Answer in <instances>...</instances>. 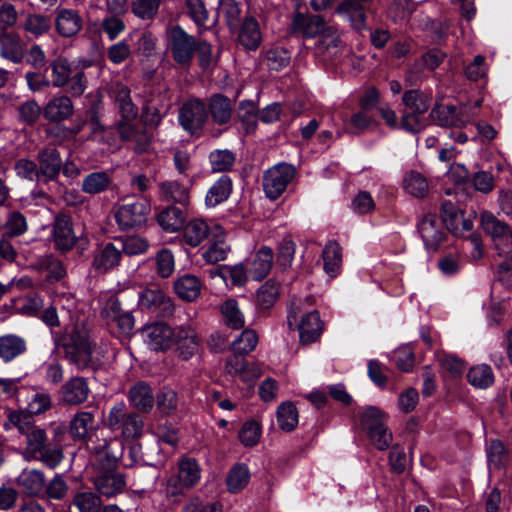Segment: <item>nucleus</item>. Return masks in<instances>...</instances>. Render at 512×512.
<instances>
[{"instance_id":"412c9836","label":"nucleus","mask_w":512,"mask_h":512,"mask_svg":"<svg viewBox=\"0 0 512 512\" xmlns=\"http://www.w3.org/2000/svg\"><path fill=\"white\" fill-rule=\"evenodd\" d=\"M177 344L179 357L183 360L191 359L199 348V341L196 333L189 327H178L174 338Z\"/></svg>"},{"instance_id":"0e129e2a","label":"nucleus","mask_w":512,"mask_h":512,"mask_svg":"<svg viewBox=\"0 0 512 512\" xmlns=\"http://www.w3.org/2000/svg\"><path fill=\"white\" fill-rule=\"evenodd\" d=\"M261 437V427L254 420L247 421L239 431V440L246 447L255 446Z\"/></svg>"},{"instance_id":"603ef678","label":"nucleus","mask_w":512,"mask_h":512,"mask_svg":"<svg viewBox=\"0 0 512 512\" xmlns=\"http://www.w3.org/2000/svg\"><path fill=\"white\" fill-rule=\"evenodd\" d=\"M26 436V448L25 452L28 457L34 456L36 453L41 452L45 448L47 442L46 432L43 428L35 425Z\"/></svg>"},{"instance_id":"f03ea898","label":"nucleus","mask_w":512,"mask_h":512,"mask_svg":"<svg viewBox=\"0 0 512 512\" xmlns=\"http://www.w3.org/2000/svg\"><path fill=\"white\" fill-rule=\"evenodd\" d=\"M332 29V27H327L322 16L300 12L295 13L291 23V31L298 36L313 38L323 34L322 40L318 44L319 49L329 50L338 46L340 40L332 35Z\"/></svg>"},{"instance_id":"b1692460","label":"nucleus","mask_w":512,"mask_h":512,"mask_svg":"<svg viewBox=\"0 0 512 512\" xmlns=\"http://www.w3.org/2000/svg\"><path fill=\"white\" fill-rule=\"evenodd\" d=\"M182 227V240L191 247L199 246L210 233L209 225L200 218L191 219Z\"/></svg>"},{"instance_id":"bf43d9fd","label":"nucleus","mask_w":512,"mask_h":512,"mask_svg":"<svg viewBox=\"0 0 512 512\" xmlns=\"http://www.w3.org/2000/svg\"><path fill=\"white\" fill-rule=\"evenodd\" d=\"M156 272L162 278L170 277L175 270V259L171 250L163 248L155 256Z\"/></svg>"},{"instance_id":"39448f33","label":"nucleus","mask_w":512,"mask_h":512,"mask_svg":"<svg viewBox=\"0 0 512 512\" xmlns=\"http://www.w3.org/2000/svg\"><path fill=\"white\" fill-rule=\"evenodd\" d=\"M123 451V443L118 438L98 443L93 447L92 466L94 471H115Z\"/></svg>"},{"instance_id":"c756f323","label":"nucleus","mask_w":512,"mask_h":512,"mask_svg":"<svg viewBox=\"0 0 512 512\" xmlns=\"http://www.w3.org/2000/svg\"><path fill=\"white\" fill-rule=\"evenodd\" d=\"M232 192V181L230 177L221 176L208 190L205 203L208 207H215L226 201Z\"/></svg>"},{"instance_id":"9d476101","label":"nucleus","mask_w":512,"mask_h":512,"mask_svg":"<svg viewBox=\"0 0 512 512\" xmlns=\"http://www.w3.org/2000/svg\"><path fill=\"white\" fill-rule=\"evenodd\" d=\"M55 247L67 252L73 249L77 242V237L73 230L72 219L69 215L59 213L55 216L52 230Z\"/></svg>"},{"instance_id":"6e6552de","label":"nucleus","mask_w":512,"mask_h":512,"mask_svg":"<svg viewBox=\"0 0 512 512\" xmlns=\"http://www.w3.org/2000/svg\"><path fill=\"white\" fill-rule=\"evenodd\" d=\"M149 212L150 204L145 199H138L121 205L115 213V219L121 230H128L143 225Z\"/></svg>"},{"instance_id":"c85d7f7f","label":"nucleus","mask_w":512,"mask_h":512,"mask_svg":"<svg viewBox=\"0 0 512 512\" xmlns=\"http://www.w3.org/2000/svg\"><path fill=\"white\" fill-rule=\"evenodd\" d=\"M17 484L22 487L25 494L39 496L45 488V477L39 470L24 471L18 476Z\"/></svg>"},{"instance_id":"a211bd4d","label":"nucleus","mask_w":512,"mask_h":512,"mask_svg":"<svg viewBox=\"0 0 512 512\" xmlns=\"http://www.w3.org/2000/svg\"><path fill=\"white\" fill-rule=\"evenodd\" d=\"M27 350L26 340L17 334L0 336V361L10 363L23 355Z\"/></svg>"},{"instance_id":"e2e57ef3","label":"nucleus","mask_w":512,"mask_h":512,"mask_svg":"<svg viewBox=\"0 0 512 512\" xmlns=\"http://www.w3.org/2000/svg\"><path fill=\"white\" fill-rule=\"evenodd\" d=\"M180 512H222V505L219 502L195 496L184 504Z\"/></svg>"},{"instance_id":"c9c22d12","label":"nucleus","mask_w":512,"mask_h":512,"mask_svg":"<svg viewBox=\"0 0 512 512\" xmlns=\"http://www.w3.org/2000/svg\"><path fill=\"white\" fill-rule=\"evenodd\" d=\"M403 188L409 195L415 198H423L428 194L429 184L421 173L410 171L403 179Z\"/></svg>"},{"instance_id":"69168bd1","label":"nucleus","mask_w":512,"mask_h":512,"mask_svg":"<svg viewBox=\"0 0 512 512\" xmlns=\"http://www.w3.org/2000/svg\"><path fill=\"white\" fill-rule=\"evenodd\" d=\"M150 247L148 240L139 235H132L122 240L120 250L129 256L145 253Z\"/></svg>"},{"instance_id":"6e6d98bb","label":"nucleus","mask_w":512,"mask_h":512,"mask_svg":"<svg viewBox=\"0 0 512 512\" xmlns=\"http://www.w3.org/2000/svg\"><path fill=\"white\" fill-rule=\"evenodd\" d=\"M257 343L258 336L256 332L252 329H244L232 342L231 349L233 352L247 355L256 348Z\"/></svg>"},{"instance_id":"a18cd8bd","label":"nucleus","mask_w":512,"mask_h":512,"mask_svg":"<svg viewBox=\"0 0 512 512\" xmlns=\"http://www.w3.org/2000/svg\"><path fill=\"white\" fill-rule=\"evenodd\" d=\"M468 382L480 389L491 386L494 382V374L489 365L480 364L472 367L467 375Z\"/></svg>"},{"instance_id":"58836bf2","label":"nucleus","mask_w":512,"mask_h":512,"mask_svg":"<svg viewBox=\"0 0 512 512\" xmlns=\"http://www.w3.org/2000/svg\"><path fill=\"white\" fill-rule=\"evenodd\" d=\"M49 68L51 69L50 82L54 87H63L68 84L70 76L73 72L69 60L59 56L51 61Z\"/></svg>"},{"instance_id":"37998d69","label":"nucleus","mask_w":512,"mask_h":512,"mask_svg":"<svg viewBox=\"0 0 512 512\" xmlns=\"http://www.w3.org/2000/svg\"><path fill=\"white\" fill-rule=\"evenodd\" d=\"M210 111L215 122L219 125H223L231 118V102L227 97L221 94L214 95L210 100Z\"/></svg>"},{"instance_id":"3c124183","label":"nucleus","mask_w":512,"mask_h":512,"mask_svg":"<svg viewBox=\"0 0 512 512\" xmlns=\"http://www.w3.org/2000/svg\"><path fill=\"white\" fill-rule=\"evenodd\" d=\"M231 248L224 239H217L212 242L207 249L202 252V258L207 264L214 265L224 261Z\"/></svg>"},{"instance_id":"aec40b11","label":"nucleus","mask_w":512,"mask_h":512,"mask_svg":"<svg viewBox=\"0 0 512 512\" xmlns=\"http://www.w3.org/2000/svg\"><path fill=\"white\" fill-rule=\"evenodd\" d=\"M39 173L45 181L54 180L62 167L60 153L52 147L45 148L38 155Z\"/></svg>"},{"instance_id":"f257e3e1","label":"nucleus","mask_w":512,"mask_h":512,"mask_svg":"<svg viewBox=\"0 0 512 512\" xmlns=\"http://www.w3.org/2000/svg\"><path fill=\"white\" fill-rule=\"evenodd\" d=\"M65 359L78 370L99 369L103 362L100 351L91 343L87 334L78 328L61 339Z\"/></svg>"},{"instance_id":"9b49d317","label":"nucleus","mask_w":512,"mask_h":512,"mask_svg":"<svg viewBox=\"0 0 512 512\" xmlns=\"http://www.w3.org/2000/svg\"><path fill=\"white\" fill-rule=\"evenodd\" d=\"M90 480L96 490L106 497L121 493L126 485L124 475L116 471H94Z\"/></svg>"},{"instance_id":"f8f14e48","label":"nucleus","mask_w":512,"mask_h":512,"mask_svg":"<svg viewBox=\"0 0 512 512\" xmlns=\"http://www.w3.org/2000/svg\"><path fill=\"white\" fill-rule=\"evenodd\" d=\"M374 0H343L337 7L336 12L346 17L352 27L358 31L366 28V8Z\"/></svg>"},{"instance_id":"774afa93","label":"nucleus","mask_w":512,"mask_h":512,"mask_svg":"<svg viewBox=\"0 0 512 512\" xmlns=\"http://www.w3.org/2000/svg\"><path fill=\"white\" fill-rule=\"evenodd\" d=\"M278 294V285L267 281L257 291V302L261 308L267 309L275 303Z\"/></svg>"},{"instance_id":"f704fd0d","label":"nucleus","mask_w":512,"mask_h":512,"mask_svg":"<svg viewBox=\"0 0 512 512\" xmlns=\"http://www.w3.org/2000/svg\"><path fill=\"white\" fill-rule=\"evenodd\" d=\"M324 270L335 277L342 263V248L336 241H330L324 248L323 253Z\"/></svg>"},{"instance_id":"f3484780","label":"nucleus","mask_w":512,"mask_h":512,"mask_svg":"<svg viewBox=\"0 0 512 512\" xmlns=\"http://www.w3.org/2000/svg\"><path fill=\"white\" fill-rule=\"evenodd\" d=\"M90 389L83 377L69 379L61 388L62 400L69 405H79L88 398Z\"/></svg>"},{"instance_id":"8fccbe9b","label":"nucleus","mask_w":512,"mask_h":512,"mask_svg":"<svg viewBox=\"0 0 512 512\" xmlns=\"http://www.w3.org/2000/svg\"><path fill=\"white\" fill-rule=\"evenodd\" d=\"M7 416L8 423L5 426L12 425L22 435H25L36 425L34 416L27 410H9Z\"/></svg>"},{"instance_id":"864d4df0","label":"nucleus","mask_w":512,"mask_h":512,"mask_svg":"<svg viewBox=\"0 0 512 512\" xmlns=\"http://www.w3.org/2000/svg\"><path fill=\"white\" fill-rule=\"evenodd\" d=\"M480 224L486 234L490 235L495 241L500 236H503L510 228L509 226L500 221L490 212H483L480 218Z\"/></svg>"},{"instance_id":"cd10ccee","label":"nucleus","mask_w":512,"mask_h":512,"mask_svg":"<svg viewBox=\"0 0 512 512\" xmlns=\"http://www.w3.org/2000/svg\"><path fill=\"white\" fill-rule=\"evenodd\" d=\"M139 304L147 309L161 308L165 313H171L173 304L165 293L158 289H145L139 295Z\"/></svg>"},{"instance_id":"423d86ee","label":"nucleus","mask_w":512,"mask_h":512,"mask_svg":"<svg viewBox=\"0 0 512 512\" xmlns=\"http://www.w3.org/2000/svg\"><path fill=\"white\" fill-rule=\"evenodd\" d=\"M418 231L426 249L439 250L447 240L443 222L434 213L425 214L418 223Z\"/></svg>"},{"instance_id":"680f3d73","label":"nucleus","mask_w":512,"mask_h":512,"mask_svg":"<svg viewBox=\"0 0 512 512\" xmlns=\"http://www.w3.org/2000/svg\"><path fill=\"white\" fill-rule=\"evenodd\" d=\"M217 13L224 17L231 29L236 28L240 17V8L236 0H219Z\"/></svg>"},{"instance_id":"5fc2aeb1","label":"nucleus","mask_w":512,"mask_h":512,"mask_svg":"<svg viewBox=\"0 0 512 512\" xmlns=\"http://www.w3.org/2000/svg\"><path fill=\"white\" fill-rule=\"evenodd\" d=\"M5 235L9 237H19L28 230L26 217L19 211H12L8 214L4 224Z\"/></svg>"},{"instance_id":"4d7b16f0","label":"nucleus","mask_w":512,"mask_h":512,"mask_svg":"<svg viewBox=\"0 0 512 512\" xmlns=\"http://www.w3.org/2000/svg\"><path fill=\"white\" fill-rule=\"evenodd\" d=\"M487 458L490 468L500 469L509 461V456L503 443L499 440H491L487 449Z\"/></svg>"},{"instance_id":"79ce46f5","label":"nucleus","mask_w":512,"mask_h":512,"mask_svg":"<svg viewBox=\"0 0 512 512\" xmlns=\"http://www.w3.org/2000/svg\"><path fill=\"white\" fill-rule=\"evenodd\" d=\"M120 137L129 142L136 153L147 152L151 146L152 135L149 130H118Z\"/></svg>"},{"instance_id":"7ed1b4c3","label":"nucleus","mask_w":512,"mask_h":512,"mask_svg":"<svg viewBox=\"0 0 512 512\" xmlns=\"http://www.w3.org/2000/svg\"><path fill=\"white\" fill-rule=\"evenodd\" d=\"M106 424L112 431H119L124 438L141 437L144 421L136 412H128L124 402L113 405L106 418Z\"/></svg>"},{"instance_id":"393cba45","label":"nucleus","mask_w":512,"mask_h":512,"mask_svg":"<svg viewBox=\"0 0 512 512\" xmlns=\"http://www.w3.org/2000/svg\"><path fill=\"white\" fill-rule=\"evenodd\" d=\"M0 56L15 64L22 61L24 49L17 34L3 33L0 35Z\"/></svg>"},{"instance_id":"c03bdc74","label":"nucleus","mask_w":512,"mask_h":512,"mask_svg":"<svg viewBox=\"0 0 512 512\" xmlns=\"http://www.w3.org/2000/svg\"><path fill=\"white\" fill-rule=\"evenodd\" d=\"M290 60V52L283 47H271L264 53L265 65L270 70L280 71L289 65Z\"/></svg>"},{"instance_id":"5701e85b","label":"nucleus","mask_w":512,"mask_h":512,"mask_svg":"<svg viewBox=\"0 0 512 512\" xmlns=\"http://www.w3.org/2000/svg\"><path fill=\"white\" fill-rule=\"evenodd\" d=\"M274 254L270 247L263 246L261 247L254 255L250 267L248 269V274L254 280H262L265 278L272 266H273Z\"/></svg>"},{"instance_id":"4c0bfd02","label":"nucleus","mask_w":512,"mask_h":512,"mask_svg":"<svg viewBox=\"0 0 512 512\" xmlns=\"http://www.w3.org/2000/svg\"><path fill=\"white\" fill-rule=\"evenodd\" d=\"M179 469L176 474L182 483L188 488H193L200 480L201 469L193 458H183L179 461Z\"/></svg>"},{"instance_id":"4be33fe9","label":"nucleus","mask_w":512,"mask_h":512,"mask_svg":"<svg viewBox=\"0 0 512 512\" xmlns=\"http://www.w3.org/2000/svg\"><path fill=\"white\" fill-rule=\"evenodd\" d=\"M239 43L247 50H256L262 41L258 21L252 17H245L238 33Z\"/></svg>"},{"instance_id":"052dcab7","label":"nucleus","mask_w":512,"mask_h":512,"mask_svg":"<svg viewBox=\"0 0 512 512\" xmlns=\"http://www.w3.org/2000/svg\"><path fill=\"white\" fill-rule=\"evenodd\" d=\"M50 27V19L40 14H29L23 25L24 30L34 37H40L47 33Z\"/></svg>"},{"instance_id":"7c9ffc66","label":"nucleus","mask_w":512,"mask_h":512,"mask_svg":"<svg viewBox=\"0 0 512 512\" xmlns=\"http://www.w3.org/2000/svg\"><path fill=\"white\" fill-rule=\"evenodd\" d=\"M176 294L183 300L194 301L201 292V283L194 275H184L174 282Z\"/></svg>"},{"instance_id":"1a4fd4ad","label":"nucleus","mask_w":512,"mask_h":512,"mask_svg":"<svg viewBox=\"0 0 512 512\" xmlns=\"http://www.w3.org/2000/svg\"><path fill=\"white\" fill-rule=\"evenodd\" d=\"M177 328L165 323H153L142 329V335L148 347L154 351H165L174 344Z\"/></svg>"},{"instance_id":"13d9d810","label":"nucleus","mask_w":512,"mask_h":512,"mask_svg":"<svg viewBox=\"0 0 512 512\" xmlns=\"http://www.w3.org/2000/svg\"><path fill=\"white\" fill-rule=\"evenodd\" d=\"M209 162L213 172L229 171L235 163V155L229 150H216L210 153Z\"/></svg>"},{"instance_id":"dca6fc26","label":"nucleus","mask_w":512,"mask_h":512,"mask_svg":"<svg viewBox=\"0 0 512 512\" xmlns=\"http://www.w3.org/2000/svg\"><path fill=\"white\" fill-rule=\"evenodd\" d=\"M44 117L51 122L69 119L74 113L72 100L67 95L53 97L44 107Z\"/></svg>"},{"instance_id":"ddd939ff","label":"nucleus","mask_w":512,"mask_h":512,"mask_svg":"<svg viewBox=\"0 0 512 512\" xmlns=\"http://www.w3.org/2000/svg\"><path fill=\"white\" fill-rule=\"evenodd\" d=\"M122 250L109 242L98 247L93 254L92 267L98 273L105 274L120 264Z\"/></svg>"},{"instance_id":"ea45409f","label":"nucleus","mask_w":512,"mask_h":512,"mask_svg":"<svg viewBox=\"0 0 512 512\" xmlns=\"http://www.w3.org/2000/svg\"><path fill=\"white\" fill-rule=\"evenodd\" d=\"M187 15L198 27L199 31L209 28V11L204 0H184Z\"/></svg>"},{"instance_id":"e433bc0d","label":"nucleus","mask_w":512,"mask_h":512,"mask_svg":"<svg viewBox=\"0 0 512 512\" xmlns=\"http://www.w3.org/2000/svg\"><path fill=\"white\" fill-rule=\"evenodd\" d=\"M402 102L412 114H424L430 107L431 98L419 90H408L403 94Z\"/></svg>"},{"instance_id":"2eb2a0df","label":"nucleus","mask_w":512,"mask_h":512,"mask_svg":"<svg viewBox=\"0 0 512 512\" xmlns=\"http://www.w3.org/2000/svg\"><path fill=\"white\" fill-rule=\"evenodd\" d=\"M207 118L203 102L191 100L185 103L179 111V121L183 128H199Z\"/></svg>"},{"instance_id":"4468645a","label":"nucleus","mask_w":512,"mask_h":512,"mask_svg":"<svg viewBox=\"0 0 512 512\" xmlns=\"http://www.w3.org/2000/svg\"><path fill=\"white\" fill-rule=\"evenodd\" d=\"M128 400L130 405L137 411L149 413L153 409L155 402L153 389L148 383L138 381L130 387Z\"/></svg>"},{"instance_id":"0eeeda50","label":"nucleus","mask_w":512,"mask_h":512,"mask_svg":"<svg viewBox=\"0 0 512 512\" xmlns=\"http://www.w3.org/2000/svg\"><path fill=\"white\" fill-rule=\"evenodd\" d=\"M170 50L175 62L189 64L196 51L195 38L189 35L180 25L173 26L169 31Z\"/></svg>"},{"instance_id":"6ab92c4d","label":"nucleus","mask_w":512,"mask_h":512,"mask_svg":"<svg viewBox=\"0 0 512 512\" xmlns=\"http://www.w3.org/2000/svg\"><path fill=\"white\" fill-rule=\"evenodd\" d=\"M300 341L303 344L315 342L323 331V322L319 313L314 310L306 313L298 325Z\"/></svg>"},{"instance_id":"2f4dec72","label":"nucleus","mask_w":512,"mask_h":512,"mask_svg":"<svg viewBox=\"0 0 512 512\" xmlns=\"http://www.w3.org/2000/svg\"><path fill=\"white\" fill-rule=\"evenodd\" d=\"M111 176L106 171L92 172L83 178L81 190L90 195L100 194L108 189Z\"/></svg>"},{"instance_id":"338daca9","label":"nucleus","mask_w":512,"mask_h":512,"mask_svg":"<svg viewBox=\"0 0 512 512\" xmlns=\"http://www.w3.org/2000/svg\"><path fill=\"white\" fill-rule=\"evenodd\" d=\"M161 0H134L132 3V12L138 18L150 20L158 12Z\"/></svg>"},{"instance_id":"20e7f679","label":"nucleus","mask_w":512,"mask_h":512,"mask_svg":"<svg viewBox=\"0 0 512 512\" xmlns=\"http://www.w3.org/2000/svg\"><path fill=\"white\" fill-rule=\"evenodd\" d=\"M295 174L296 168L287 163H279L269 168L263 176V189L266 196L272 200L279 198Z\"/></svg>"},{"instance_id":"72a5a7b5","label":"nucleus","mask_w":512,"mask_h":512,"mask_svg":"<svg viewBox=\"0 0 512 512\" xmlns=\"http://www.w3.org/2000/svg\"><path fill=\"white\" fill-rule=\"evenodd\" d=\"M184 212L175 206H169L162 210L158 216V224L167 232L178 231L184 223Z\"/></svg>"},{"instance_id":"a878e982","label":"nucleus","mask_w":512,"mask_h":512,"mask_svg":"<svg viewBox=\"0 0 512 512\" xmlns=\"http://www.w3.org/2000/svg\"><path fill=\"white\" fill-rule=\"evenodd\" d=\"M82 28V19L78 12L72 9H62L56 18V29L60 35L71 37L76 35Z\"/></svg>"},{"instance_id":"a19ab883","label":"nucleus","mask_w":512,"mask_h":512,"mask_svg":"<svg viewBox=\"0 0 512 512\" xmlns=\"http://www.w3.org/2000/svg\"><path fill=\"white\" fill-rule=\"evenodd\" d=\"M94 415L88 411L76 413L70 421V432L76 439H85L93 429Z\"/></svg>"},{"instance_id":"473e14b6","label":"nucleus","mask_w":512,"mask_h":512,"mask_svg":"<svg viewBox=\"0 0 512 512\" xmlns=\"http://www.w3.org/2000/svg\"><path fill=\"white\" fill-rule=\"evenodd\" d=\"M70 506L75 507L78 512H101L102 500L93 491H78L73 495Z\"/></svg>"},{"instance_id":"de8ad7c7","label":"nucleus","mask_w":512,"mask_h":512,"mask_svg":"<svg viewBox=\"0 0 512 512\" xmlns=\"http://www.w3.org/2000/svg\"><path fill=\"white\" fill-rule=\"evenodd\" d=\"M277 422L286 432L294 430L298 424V411L292 402H284L277 409Z\"/></svg>"},{"instance_id":"49530a36","label":"nucleus","mask_w":512,"mask_h":512,"mask_svg":"<svg viewBox=\"0 0 512 512\" xmlns=\"http://www.w3.org/2000/svg\"><path fill=\"white\" fill-rule=\"evenodd\" d=\"M250 479L249 469L245 464L235 465L226 478L227 488L232 493L241 491Z\"/></svg>"},{"instance_id":"bb28decb","label":"nucleus","mask_w":512,"mask_h":512,"mask_svg":"<svg viewBox=\"0 0 512 512\" xmlns=\"http://www.w3.org/2000/svg\"><path fill=\"white\" fill-rule=\"evenodd\" d=\"M220 313L223 323L228 328L238 330L245 326L244 313L235 299L224 301L220 306Z\"/></svg>"},{"instance_id":"09e8293b","label":"nucleus","mask_w":512,"mask_h":512,"mask_svg":"<svg viewBox=\"0 0 512 512\" xmlns=\"http://www.w3.org/2000/svg\"><path fill=\"white\" fill-rule=\"evenodd\" d=\"M162 195L166 200L180 204H187L189 201V190L177 181H164L160 183Z\"/></svg>"}]
</instances>
